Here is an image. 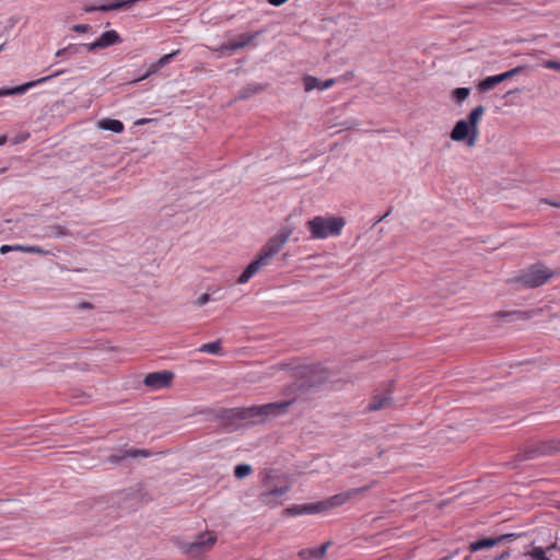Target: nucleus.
I'll return each mask as SVG.
<instances>
[{"instance_id":"28","label":"nucleus","mask_w":560,"mask_h":560,"mask_svg":"<svg viewBox=\"0 0 560 560\" xmlns=\"http://www.w3.org/2000/svg\"><path fill=\"white\" fill-rule=\"evenodd\" d=\"M211 301H215V299L211 298L209 293H203L194 302V304L198 307H201Z\"/></svg>"},{"instance_id":"34","label":"nucleus","mask_w":560,"mask_h":560,"mask_svg":"<svg viewBox=\"0 0 560 560\" xmlns=\"http://www.w3.org/2000/svg\"><path fill=\"white\" fill-rule=\"evenodd\" d=\"M28 137H30V133H28V132L20 133V135H18L16 137H14V139L12 140V142H13L14 144H18V143H21V142L25 141Z\"/></svg>"},{"instance_id":"23","label":"nucleus","mask_w":560,"mask_h":560,"mask_svg":"<svg viewBox=\"0 0 560 560\" xmlns=\"http://www.w3.org/2000/svg\"><path fill=\"white\" fill-rule=\"evenodd\" d=\"M198 351L202 353L221 354V340L203 343L201 347L198 348Z\"/></svg>"},{"instance_id":"2","label":"nucleus","mask_w":560,"mask_h":560,"mask_svg":"<svg viewBox=\"0 0 560 560\" xmlns=\"http://www.w3.org/2000/svg\"><path fill=\"white\" fill-rule=\"evenodd\" d=\"M485 114V107L479 105L472 108L467 119L458 120L451 131L453 141H465L466 145L472 148L476 145L479 137V122Z\"/></svg>"},{"instance_id":"30","label":"nucleus","mask_w":560,"mask_h":560,"mask_svg":"<svg viewBox=\"0 0 560 560\" xmlns=\"http://www.w3.org/2000/svg\"><path fill=\"white\" fill-rule=\"evenodd\" d=\"M312 368H313L315 371H318L320 374H323V375H320V376H318V377H315V378L313 380V384H314V383H317V382H322V381H324V380H326V378H327V374H328V373H327L326 371H324V369H322L319 365H314V366H312Z\"/></svg>"},{"instance_id":"26","label":"nucleus","mask_w":560,"mask_h":560,"mask_svg":"<svg viewBox=\"0 0 560 560\" xmlns=\"http://www.w3.org/2000/svg\"><path fill=\"white\" fill-rule=\"evenodd\" d=\"M253 469L247 464L237 465L234 469V475L238 479H243L252 474Z\"/></svg>"},{"instance_id":"45","label":"nucleus","mask_w":560,"mask_h":560,"mask_svg":"<svg viewBox=\"0 0 560 560\" xmlns=\"http://www.w3.org/2000/svg\"><path fill=\"white\" fill-rule=\"evenodd\" d=\"M2 48H3V45L0 46V51L2 50Z\"/></svg>"},{"instance_id":"24","label":"nucleus","mask_w":560,"mask_h":560,"mask_svg":"<svg viewBox=\"0 0 560 560\" xmlns=\"http://www.w3.org/2000/svg\"><path fill=\"white\" fill-rule=\"evenodd\" d=\"M524 557H528L530 560H550L546 556V550L542 547H534L532 550L525 552Z\"/></svg>"},{"instance_id":"15","label":"nucleus","mask_w":560,"mask_h":560,"mask_svg":"<svg viewBox=\"0 0 560 560\" xmlns=\"http://www.w3.org/2000/svg\"><path fill=\"white\" fill-rule=\"evenodd\" d=\"M330 546H331V541H326L317 548L301 549L298 553V557L300 558V560L322 559L325 557V555Z\"/></svg>"},{"instance_id":"3","label":"nucleus","mask_w":560,"mask_h":560,"mask_svg":"<svg viewBox=\"0 0 560 560\" xmlns=\"http://www.w3.org/2000/svg\"><path fill=\"white\" fill-rule=\"evenodd\" d=\"M346 224V221L341 217H323L316 215L312 220H308L306 228L311 233L313 240H324L329 236H339Z\"/></svg>"},{"instance_id":"18","label":"nucleus","mask_w":560,"mask_h":560,"mask_svg":"<svg viewBox=\"0 0 560 560\" xmlns=\"http://www.w3.org/2000/svg\"><path fill=\"white\" fill-rule=\"evenodd\" d=\"M138 456L149 457L150 452L147 450L130 448V450L121 452V454H119V455H110L108 457V462L112 464H116L127 457H138Z\"/></svg>"},{"instance_id":"12","label":"nucleus","mask_w":560,"mask_h":560,"mask_svg":"<svg viewBox=\"0 0 560 560\" xmlns=\"http://www.w3.org/2000/svg\"><path fill=\"white\" fill-rule=\"evenodd\" d=\"M515 536H516L515 534H503V535H500L497 537L482 538V539L470 542L469 550L471 552H477L482 549L492 548L504 540L514 538Z\"/></svg>"},{"instance_id":"5","label":"nucleus","mask_w":560,"mask_h":560,"mask_svg":"<svg viewBox=\"0 0 560 560\" xmlns=\"http://www.w3.org/2000/svg\"><path fill=\"white\" fill-rule=\"evenodd\" d=\"M217 539V534L213 530H206L200 533L194 541L182 544L180 549L186 556L196 558L210 551Z\"/></svg>"},{"instance_id":"20","label":"nucleus","mask_w":560,"mask_h":560,"mask_svg":"<svg viewBox=\"0 0 560 560\" xmlns=\"http://www.w3.org/2000/svg\"><path fill=\"white\" fill-rule=\"evenodd\" d=\"M97 126H98V128H101L103 130H110V131L116 132V133H120L125 129V126H124V124L120 120L112 119V118L101 119L97 122Z\"/></svg>"},{"instance_id":"40","label":"nucleus","mask_w":560,"mask_h":560,"mask_svg":"<svg viewBox=\"0 0 560 560\" xmlns=\"http://www.w3.org/2000/svg\"><path fill=\"white\" fill-rule=\"evenodd\" d=\"M510 556L509 551L502 552L500 556L495 557L494 560H504Z\"/></svg>"},{"instance_id":"27","label":"nucleus","mask_w":560,"mask_h":560,"mask_svg":"<svg viewBox=\"0 0 560 560\" xmlns=\"http://www.w3.org/2000/svg\"><path fill=\"white\" fill-rule=\"evenodd\" d=\"M179 52V50H175L171 54H167V55H164L163 57H161L155 63L158 65V67L160 69H162L164 66H166L177 54Z\"/></svg>"},{"instance_id":"31","label":"nucleus","mask_w":560,"mask_h":560,"mask_svg":"<svg viewBox=\"0 0 560 560\" xmlns=\"http://www.w3.org/2000/svg\"><path fill=\"white\" fill-rule=\"evenodd\" d=\"M544 67L546 69H551V70L560 71V61L547 60V61L544 62Z\"/></svg>"},{"instance_id":"37","label":"nucleus","mask_w":560,"mask_h":560,"mask_svg":"<svg viewBox=\"0 0 560 560\" xmlns=\"http://www.w3.org/2000/svg\"><path fill=\"white\" fill-rule=\"evenodd\" d=\"M544 202L550 205V206H553V207H558L560 208V198L557 199V200H553V199H544Z\"/></svg>"},{"instance_id":"17","label":"nucleus","mask_w":560,"mask_h":560,"mask_svg":"<svg viewBox=\"0 0 560 560\" xmlns=\"http://www.w3.org/2000/svg\"><path fill=\"white\" fill-rule=\"evenodd\" d=\"M537 314H538V311H535V310H529V311H511V312L500 311V312H497L495 314H493V317H497V318H514V319H517V320H527V319L533 318Z\"/></svg>"},{"instance_id":"41","label":"nucleus","mask_w":560,"mask_h":560,"mask_svg":"<svg viewBox=\"0 0 560 560\" xmlns=\"http://www.w3.org/2000/svg\"><path fill=\"white\" fill-rule=\"evenodd\" d=\"M7 142V137L4 135L0 136V145H3Z\"/></svg>"},{"instance_id":"1","label":"nucleus","mask_w":560,"mask_h":560,"mask_svg":"<svg viewBox=\"0 0 560 560\" xmlns=\"http://www.w3.org/2000/svg\"><path fill=\"white\" fill-rule=\"evenodd\" d=\"M292 231L288 228L281 229L270 237L262 246L257 257L244 269L237 279V283L248 282L258 271L270 264L271 259L283 248L289 241Z\"/></svg>"},{"instance_id":"42","label":"nucleus","mask_w":560,"mask_h":560,"mask_svg":"<svg viewBox=\"0 0 560 560\" xmlns=\"http://www.w3.org/2000/svg\"><path fill=\"white\" fill-rule=\"evenodd\" d=\"M80 307L81 308H91L92 305L90 303H82V304H80Z\"/></svg>"},{"instance_id":"32","label":"nucleus","mask_w":560,"mask_h":560,"mask_svg":"<svg viewBox=\"0 0 560 560\" xmlns=\"http://www.w3.org/2000/svg\"><path fill=\"white\" fill-rule=\"evenodd\" d=\"M67 52H70V54H75L77 52V49L74 47V45H69L68 47H65L62 49H59L57 52H56V57H62Z\"/></svg>"},{"instance_id":"10","label":"nucleus","mask_w":560,"mask_h":560,"mask_svg":"<svg viewBox=\"0 0 560 560\" xmlns=\"http://www.w3.org/2000/svg\"><path fill=\"white\" fill-rule=\"evenodd\" d=\"M63 73H65V70H58V71L54 72L50 75L43 77V78L37 79L35 81H31V82L24 83L22 85H19V86L12 88V89H0V96L23 94L27 90H30L31 88L36 86L38 84L46 83V82L50 81L52 78H56V77H58L60 74H63Z\"/></svg>"},{"instance_id":"4","label":"nucleus","mask_w":560,"mask_h":560,"mask_svg":"<svg viewBox=\"0 0 560 560\" xmlns=\"http://www.w3.org/2000/svg\"><path fill=\"white\" fill-rule=\"evenodd\" d=\"M559 275L560 269L551 270L542 264H534L522 270L512 281L521 283L526 288H538Z\"/></svg>"},{"instance_id":"14","label":"nucleus","mask_w":560,"mask_h":560,"mask_svg":"<svg viewBox=\"0 0 560 560\" xmlns=\"http://www.w3.org/2000/svg\"><path fill=\"white\" fill-rule=\"evenodd\" d=\"M258 35V33L249 34L243 33L236 36L235 38L229 40L226 44L222 45L220 50H237L249 45Z\"/></svg>"},{"instance_id":"36","label":"nucleus","mask_w":560,"mask_h":560,"mask_svg":"<svg viewBox=\"0 0 560 560\" xmlns=\"http://www.w3.org/2000/svg\"><path fill=\"white\" fill-rule=\"evenodd\" d=\"M85 47H86V49L89 51H93V50H95L97 48H101V44L98 42V38L95 42H93V43L86 44Z\"/></svg>"},{"instance_id":"13","label":"nucleus","mask_w":560,"mask_h":560,"mask_svg":"<svg viewBox=\"0 0 560 560\" xmlns=\"http://www.w3.org/2000/svg\"><path fill=\"white\" fill-rule=\"evenodd\" d=\"M323 513L320 503H306V504H294L284 509L283 514L287 516H298L306 514H318Z\"/></svg>"},{"instance_id":"7","label":"nucleus","mask_w":560,"mask_h":560,"mask_svg":"<svg viewBox=\"0 0 560 560\" xmlns=\"http://www.w3.org/2000/svg\"><path fill=\"white\" fill-rule=\"evenodd\" d=\"M557 451H560V442H553V441H541L533 443L532 445L527 446V448L524 451L523 458L524 459H532L539 456L550 455Z\"/></svg>"},{"instance_id":"33","label":"nucleus","mask_w":560,"mask_h":560,"mask_svg":"<svg viewBox=\"0 0 560 560\" xmlns=\"http://www.w3.org/2000/svg\"><path fill=\"white\" fill-rule=\"evenodd\" d=\"M72 30L77 33H86L90 30L88 24H77L72 27Z\"/></svg>"},{"instance_id":"16","label":"nucleus","mask_w":560,"mask_h":560,"mask_svg":"<svg viewBox=\"0 0 560 560\" xmlns=\"http://www.w3.org/2000/svg\"><path fill=\"white\" fill-rule=\"evenodd\" d=\"M303 82H304V90L306 92H310L314 89H318V90H327L329 88H331L336 80L335 79H327L325 81H319L317 78L315 77H312V75H305L303 78Z\"/></svg>"},{"instance_id":"25","label":"nucleus","mask_w":560,"mask_h":560,"mask_svg":"<svg viewBox=\"0 0 560 560\" xmlns=\"http://www.w3.org/2000/svg\"><path fill=\"white\" fill-rule=\"evenodd\" d=\"M470 94V90L468 88H457L452 92L453 100L460 104L463 103Z\"/></svg>"},{"instance_id":"9","label":"nucleus","mask_w":560,"mask_h":560,"mask_svg":"<svg viewBox=\"0 0 560 560\" xmlns=\"http://www.w3.org/2000/svg\"><path fill=\"white\" fill-rule=\"evenodd\" d=\"M521 71H522V68L516 67V68H513V69H511L509 71L502 72L500 74L487 77L486 79L481 80L478 83V86H477L478 91L481 92V93H485V92L493 89L499 83H501V82H503V81H505L508 79H511L514 75L518 74Z\"/></svg>"},{"instance_id":"44","label":"nucleus","mask_w":560,"mask_h":560,"mask_svg":"<svg viewBox=\"0 0 560 560\" xmlns=\"http://www.w3.org/2000/svg\"><path fill=\"white\" fill-rule=\"evenodd\" d=\"M144 121H145L144 119H140V120H138L136 124H137V125H142V124H144Z\"/></svg>"},{"instance_id":"22","label":"nucleus","mask_w":560,"mask_h":560,"mask_svg":"<svg viewBox=\"0 0 560 560\" xmlns=\"http://www.w3.org/2000/svg\"><path fill=\"white\" fill-rule=\"evenodd\" d=\"M390 404V397L387 394H377L374 395L370 405L369 410H380L383 409Z\"/></svg>"},{"instance_id":"11","label":"nucleus","mask_w":560,"mask_h":560,"mask_svg":"<svg viewBox=\"0 0 560 560\" xmlns=\"http://www.w3.org/2000/svg\"><path fill=\"white\" fill-rule=\"evenodd\" d=\"M363 489H351L343 493L335 494L326 500L319 501L322 512H327L332 508L340 506L348 502L351 498L359 494Z\"/></svg>"},{"instance_id":"8","label":"nucleus","mask_w":560,"mask_h":560,"mask_svg":"<svg viewBox=\"0 0 560 560\" xmlns=\"http://www.w3.org/2000/svg\"><path fill=\"white\" fill-rule=\"evenodd\" d=\"M173 378L174 373L171 371L152 372L144 377L143 384L153 389H162L170 387Z\"/></svg>"},{"instance_id":"39","label":"nucleus","mask_w":560,"mask_h":560,"mask_svg":"<svg viewBox=\"0 0 560 560\" xmlns=\"http://www.w3.org/2000/svg\"><path fill=\"white\" fill-rule=\"evenodd\" d=\"M11 250H12V245H2V246L0 247V253H1V254H7V253H9V252H11Z\"/></svg>"},{"instance_id":"29","label":"nucleus","mask_w":560,"mask_h":560,"mask_svg":"<svg viewBox=\"0 0 560 560\" xmlns=\"http://www.w3.org/2000/svg\"><path fill=\"white\" fill-rule=\"evenodd\" d=\"M159 70H160V68L158 67V65L156 63H152L149 67L148 71L144 74H142L141 77H139L138 79H136L135 82L140 81V80H144V79L149 78L150 75L156 73Z\"/></svg>"},{"instance_id":"38","label":"nucleus","mask_w":560,"mask_h":560,"mask_svg":"<svg viewBox=\"0 0 560 560\" xmlns=\"http://www.w3.org/2000/svg\"><path fill=\"white\" fill-rule=\"evenodd\" d=\"M26 248H27V246H24V245H13L12 246V250L23 252V253H26Z\"/></svg>"},{"instance_id":"43","label":"nucleus","mask_w":560,"mask_h":560,"mask_svg":"<svg viewBox=\"0 0 560 560\" xmlns=\"http://www.w3.org/2000/svg\"><path fill=\"white\" fill-rule=\"evenodd\" d=\"M270 475H271V471H269V472L267 474L266 479L264 480V486H265V487H268V482H267V480L270 478Z\"/></svg>"},{"instance_id":"19","label":"nucleus","mask_w":560,"mask_h":560,"mask_svg":"<svg viewBox=\"0 0 560 560\" xmlns=\"http://www.w3.org/2000/svg\"><path fill=\"white\" fill-rule=\"evenodd\" d=\"M289 491V486L269 489L260 494V501L265 504H272L273 498L282 497Z\"/></svg>"},{"instance_id":"21","label":"nucleus","mask_w":560,"mask_h":560,"mask_svg":"<svg viewBox=\"0 0 560 560\" xmlns=\"http://www.w3.org/2000/svg\"><path fill=\"white\" fill-rule=\"evenodd\" d=\"M120 40L119 34L114 30L106 31L98 37L101 48L109 47L114 44L120 43Z\"/></svg>"},{"instance_id":"6","label":"nucleus","mask_w":560,"mask_h":560,"mask_svg":"<svg viewBox=\"0 0 560 560\" xmlns=\"http://www.w3.org/2000/svg\"><path fill=\"white\" fill-rule=\"evenodd\" d=\"M291 405V401H278L270 402L261 406H254L247 410L248 417H268V416H278L282 415L287 411L288 407Z\"/></svg>"},{"instance_id":"35","label":"nucleus","mask_w":560,"mask_h":560,"mask_svg":"<svg viewBox=\"0 0 560 560\" xmlns=\"http://www.w3.org/2000/svg\"><path fill=\"white\" fill-rule=\"evenodd\" d=\"M26 253L45 254L46 252L43 248L38 247V246H27Z\"/></svg>"}]
</instances>
